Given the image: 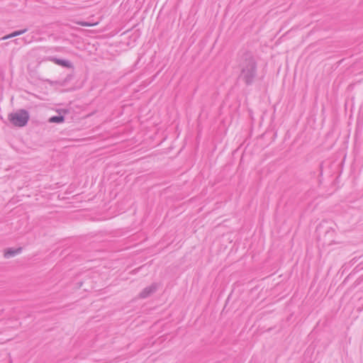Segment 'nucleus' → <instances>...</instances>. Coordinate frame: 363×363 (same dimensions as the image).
I'll list each match as a JSON object with an SVG mask.
<instances>
[{"mask_svg": "<svg viewBox=\"0 0 363 363\" xmlns=\"http://www.w3.org/2000/svg\"><path fill=\"white\" fill-rule=\"evenodd\" d=\"M240 74L238 79L246 86H252L257 77V62L253 53L248 50H240L238 55Z\"/></svg>", "mask_w": 363, "mask_h": 363, "instance_id": "f257e3e1", "label": "nucleus"}, {"mask_svg": "<svg viewBox=\"0 0 363 363\" xmlns=\"http://www.w3.org/2000/svg\"><path fill=\"white\" fill-rule=\"evenodd\" d=\"M30 119L29 112L23 108L18 109L16 112L8 115V120L14 126L23 128L27 125Z\"/></svg>", "mask_w": 363, "mask_h": 363, "instance_id": "f03ea898", "label": "nucleus"}, {"mask_svg": "<svg viewBox=\"0 0 363 363\" xmlns=\"http://www.w3.org/2000/svg\"><path fill=\"white\" fill-rule=\"evenodd\" d=\"M159 286L160 284L156 282L151 284L150 286L142 290V291L139 294V297L140 298H146L150 297L157 291Z\"/></svg>", "mask_w": 363, "mask_h": 363, "instance_id": "7ed1b4c3", "label": "nucleus"}, {"mask_svg": "<svg viewBox=\"0 0 363 363\" xmlns=\"http://www.w3.org/2000/svg\"><path fill=\"white\" fill-rule=\"evenodd\" d=\"M45 60H49L55 62L57 65H60L62 67L74 69L73 64L68 60L65 59H60L54 56H50L45 58Z\"/></svg>", "mask_w": 363, "mask_h": 363, "instance_id": "20e7f679", "label": "nucleus"}, {"mask_svg": "<svg viewBox=\"0 0 363 363\" xmlns=\"http://www.w3.org/2000/svg\"><path fill=\"white\" fill-rule=\"evenodd\" d=\"M22 247H18V248H13V247H9V248H6L5 250H4V257L6 259H9L10 257H14L16 256V255L19 254L22 251Z\"/></svg>", "mask_w": 363, "mask_h": 363, "instance_id": "39448f33", "label": "nucleus"}, {"mask_svg": "<svg viewBox=\"0 0 363 363\" xmlns=\"http://www.w3.org/2000/svg\"><path fill=\"white\" fill-rule=\"evenodd\" d=\"M65 121V116L60 113L57 116H53L48 119V122L52 123H61Z\"/></svg>", "mask_w": 363, "mask_h": 363, "instance_id": "423d86ee", "label": "nucleus"}, {"mask_svg": "<svg viewBox=\"0 0 363 363\" xmlns=\"http://www.w3.org/2000/svg\"><path fill=\"white\" fill-rule=\"evenodd\" d=\"M73 78V74H67V77L63 79V81L60 83L62 86H65L69 81H71Z\"/></svg>", "mask_w": 363, "mask_h": 363, "instance_id": "0eeeda50", "label": "nucleus"}, {"mask_svg": "<svg viewBox=\"0 0 363 363\" xmlns=\"http://www.w3.org/2000/svg\"><path fill=\"white\" fill-rule=\"evenodd\" d=\"M27 30H28L27 28H25L23 30H15L11 33V35L13 36V38L16 37V36L21 35L25 33L27 31Z\"/></svg>", "mask_w": 363, "mask_h": 363, "instance_id": "6e6552de", "label": "nucleus"}, {"mask_svg": "<svg viewBox=\"0 0 363 363\" xmlns=\"http://www.w3.org/2000/svg\"><path fill=\"white\" fill-rule=\"evenodd\" d=\"M77 24L82 26H92L91 23L86 22V21H80L78 22Z\"/></svg>", "mask_w": 363, "mask_h": 363, "instance_id": "1a4fd4ad", "label": "nucleus"}, {"mask_svg": "<svg viewBox=\"0 0 363 363\" xmlns=\"http://www.w3.org/2000/svg\"><path fill=\"white\" fill-rule=\"evenodd\" d=\"M323 162H322L319 164V169H320L319 176L320 177H322V175H323Z\"/></svg>", "mask_w": 363, "mask_h": 363, "instance_id": "9d476101", "label": "nucleus"}, {"mask_svg": "<svg viewBox=\"0 0 363 363\" xmlns=\"http://www.w3.org/2000/svg\"><path fill=\"white\" fill-rule=\"evenodd\" d=\"M13 38V36L11 35V33L9 34V35H6L2 38H0V40H7V39H9V38Z\"/></svg>", "mask_w": 363, "mask_h": 363, "instance_id": "9b49d317", "label": "nucleus"}, {"mask_svg": "<svg viewBox=\"0 0 363 363\" xmlns=\"http://www.w3.org/2000/svg\"><path fill=\"white\" fill-rule=\"evenodd\" d=\"M62 111L66 113H68V110H66V109H63Z\"/></svg>", "mask_w": 363, "mask_h": 363, "instance_id": "f8f14e48", "label": "nucleus"}, {"mask_svg": "<svg viewBox=\"0 0 363 363\" xmlns=\"http://www.w3.org/2000/svg\"><path fill=\"white\" fill-rule=\"evenodd\" d=\"M0 118H1V120H3V118H2V116H0Z\"/></svg>", "mask_w": 363, "mask_h": 363, "instance_id": "ddd939ff", "label": "nucleus"}]
</instances>
